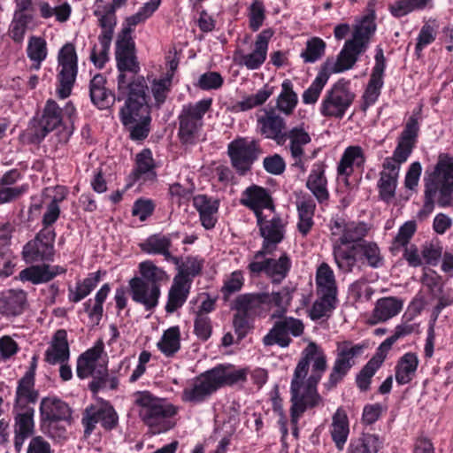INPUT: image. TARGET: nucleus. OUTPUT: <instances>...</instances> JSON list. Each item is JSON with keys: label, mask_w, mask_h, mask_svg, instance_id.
I'll list each match as a JSON object with an SVG mask.
<instances>
[{"label": "nucleus", "mask_w": 453, "mask_h": 453, "mask_svg": "<svg viewBox=\"0 0 453 453\" xmlns=\"http://www.w3.org/2000/svg\"><path fill=\"white\" fill-rule=\"evenodd\" d=\"M365 162L363 150L359 146L348 147L342 156L337 166L339 175L349 177L353 173V166H360Z\"/></svg>", "instance_id": "37998d69"}, {"label": "nucleus", "mask_w": 453, "mask_h": 453, "mask_svg": "<svg viewBox=\"0 0 453 453\" xmlns=\"http://www.w3.org/2000/svg\"><path fill=\"white\" fill-rule=\"evenodd\" d=\"M386 59L383 50L378 48L375 54V65L370 77V81L363 95V104L361 110L365 111L378 99L380 89L383 86V73L386 66Z\"/></svg>", "instance_id": "aec40b11"}, {"label": "nucleus", "mask_w": 453, "mask_h": 453, "mask_svg": "<svg viewBox=\"0 0 453 453\" xmlns=\"http://www.w3.org/2000/svg\"><path fill=\"white\" fill-rule=\"evenodd\" d=\"M147 90L146 81L139 79L119 111L120 120L134 141H142L150 133L151 118Z\"/></svg>", "instance_id": "20e7f679"}, {"label": "nucleus", "mask_w": 453, "mask_h": 453, "mask_svg": "<svg viewBox=\"0 0 453 453\" xmlns=\"http://www.w3.org/2000/svg\"><path fill=\"white\" fill-rule=\"evenodd\" d=\"M241 203L252 210L256 218L264 215L263 209H268L273 212L275 209L268 190L257 185H252L243 191Z\"/></svg>", "instance_id": "412c9836"}, {"label": "nucleus", "mask_w": 453, "mask_h": 453, "mask_svg": "<svg viewBox=\"0 0 453 453\" xmlns=\"http://www.w3.org/2000/svg\"><path fill=\"white\" fill-rule=\"evenodd\" d=\"M106 79L103 74L95 75L89 82V96L93 104L99 109H108L115 102L114 94L106 88Z\"/></svg>", "instance_id": "cd10ccee"}, {"label": "nucleus", "mask_w": 453, "mask_h": 453, "mask_svg": "<svg viewBox=\"0 0 453 453\" xmlns=\"http://www.w3.org/2000/svg\"><path fill=\"white\" fill-rule=\"evenodd\" d=\"M315 203L311 199L303 200L297 203L299 221L297 228L303 235H306L313 226L312 217L315 211Z\"/></svg>", "instance_id": "5fc2aeb1"}, {"label": "nucleus", "mask_w": 453, "mask_h": 453, "mask_svg": "<svg viewBox=\"0 0 453 453\" xmlns=\"http://www.w3.org/2000/svg\"><path fill=\"white\" fill-rule=\"evenodd\" d=\"M271 35L269 30L262 31L257 37L254 50L249 54H242L239 64L249 70L258 69L266 59L268 41Z\"/></svg>", "instance_id": "393cba45"}, {"label": "nucleus", "mask_w": 453, "mask_h": 453, "mask_svg": "<svg viewBox=\"0 0 453 453\" xmlns=\"http://www.w3.org/2000/svg\"><path fill=\"white\" fill-rule=\"evenodd\" d=\"M382 167L383 170L380 173L377 184L379 197L383 202L389 203L395 196L399 168L391 159H385Z\"/></svg>", "instance_id": "5701e85b"}, {"label": "nucleus", "mask_w": 453, "mask_h": 453, "mask_svg": "<svg viewBox=\"0 0 453 453\" xmlns=\"http://www.w3.org/2000/svg\"><path fill=\"white\" fill-rule=\"evenodd\" d=\"M100 271L90 273L82 281L77 283L74 290L69 288V300L78 303L88 296L100 281Z\"/></svg>", "instance_id": "864d4df0"}, {"label": "nucleus", "mask_w": 453, "mask_h": 453, "mask_svg": "<svg viewBox=\"0 0 453 453\" xmlns=\"http://www.w3.org/2000/svg\"><path fill=\"white\" fill-rule=\"evenodd\" d=\"M364 349L365 345L353 344L350 341L337 343L335 360L327 380L323 383V387L327 392L335 388L344 379L356 365L355 359L362 355Z\"/></svg>", "instance_id": "9d476101"}, {"label": "nucleus", "mask_w": 453, "mask_h": 453, "mask_svg": "<svg viewBox=\"0 0 453 453\" xmlns=\"http://www.w3.org/2000/svg\"><path fill=\"white\" fill-rule=\"evenodd\" d=\"M157 177L155 164L151 151L149 149L142 150L136 156V166L130 174L133 181L142 179L143 181L154 180Z\"/></svg>", "instance_id": "58836bf2"}, {"label": "nucleus", "mask_w": 453, "mask_h": 453, "mask_svg": "<svg viewBox=\"0 0 453 453\" xmlns=\"http://www.w3.org/2000/svg\"><path fill=\"white\" fill-rule=\"evenodd\" d=\"M172 87V74H166L161 79H154L150 84V90L155 100V106L159 109L165 102Z\"/></svg>", "instance_id": "052dcab7"}, {"label": "nucleus", "mask_w": 453, "mask_h": 453, "mask_svg": "<svg viewBox=\"0 0 453 453\" xmlns=\"http://www.w3.org/2000/svg\"><path fill=\"white\" fill-rule=\"evenodd\" d=\"M297 104V95L293 90V85L291 81L285 80L281 85V92L277 99V109L285 113L290 115Z\"/></svg>", "instance_id": "3c124183"}, {"label": "nucleus", "mask_w": 453, "mask_h": 453, "mask_svg": "<svg viewBox=\"0 0 453 453\" xmlns=\"http://www.w3.org/2000/svg\"><path fill=\"white\" fill-rule=\"evenodd\" d=\"M257 224L263 237V243L261 250L255 253L254 259H261L272 254L284 239L286 224L276 214L271 219H267L266 215L264 214L261 218H257Z\"/></svg>", "instance_id": "4468645a"}, {"label": "nucleus", "mask_w": 453, "mask_h": 453, "mask_svg": "<svg viewBox=\"0 0 453 453\" xmlns=\"http://www.w3.org/2000/svg\"><path fill=\"white\" fill-rule=\"evenodd\" d=\"M435 202L442 208L453 206V157L446 154H441L435 165L425 172L420 213H431Z\"/></svg>", "instance_id": "7ed1b4c3"}, {"label": "nucleus", "mask_w": 453, "mask_h": 453, "mask_svg": "<svg viewBox=\"0 0 453 453\" xmlns=\"http://www.w3.org/2000/svg\"><path fill=\"white\" fill-rule=\"evenodd\" d=\"M417 229L416 222L413 220L405 222L400 226L396 236L394 238L390 246V251L395 255L403 247L408 246L411 239Z\"/></svg>", "instance_id": "bf43d9fd"}, {"label": "nucleus", "mask_w": 453, "mask_h": 453, "mask_svg": "<svg viewBox=\"0 0 453 453\" xmlns=\"http://www.w3.org/2000/svg\"><path fill=\"white\" fill-rule=\"evenodd\" d=\"M115 58L117 68L119 72L118 83V100L125 96H129L132 92L133 84L139 79L145 81L144 77L138 75L140 72V64L135 55V44L133 39H122L117 37Z\"/></svg>", "instance_id": "0eeeda50"}, {"label": "nucleus", "mask_w": 453, "mask_h": 453, "mask_svg": "<svg viewBox=\"0 0 453 453\" xmlns=\"http://www.w3.org/2000/svg\"><path fill=\"white\" fill-rule=\"evenodd\" d=\"M58 60L61 66L58 73V95L61 98H66L71 94L78 72L77 55L73 44H65L59 50Z\"/></svg>", "instance_id": "dca6fc26"}, {"label": "nucleus", "mask_w": 453, "mask_h": 453, "mask_svg": "<svg viewBox=\"0 0 453 453\" xmlns=\"http://www.w3.org/2000/svg\"><path fill=\"white\" fill-rule=\"evenodd\" d=\"M403 306V302L400 298L395 296L380 298L372 311L371 324L374 325L390 319L402 311Z\"/></svg>", "instance_id": "2f4dec72"}, {"label": "nucleus", "mask_w": 453, "mask_h": 453, "mask_svg": "<svg viewBox=\"0 0 453 453\" xmlns=\"http://www.w3.org/2000/svg\"><path fill=\"white\" fill-rule=\"evenodd\" d=\"M431 297L438 301L431 315V319H433L434 322H436L441 311L453 303V288L444 283L439 288L438 292H434Z\"/></svg>", "instance_id": "e2e57ef3"}, {"label": "nucleus", "mask_w": 453, "mask_h": 453, "mask_svg": "<svg viewBox=\"0 0 453 453\" xmlns=\"http://www.w3.org/2000/svg\"><path fill=\"white\" fill-rule=\"evenodd\" d=\"M290 268L291 261L286 253H283L278 259L265 258L261 261L255 259L248 265L251 273H265L274 284H280L287 277Z\"/></svg>", "instance_id": "a211bd4d"}, {"label": "nucleus", "mask_w": 453, "mask_h": 453, "mask_svg": "<svg viewBox=\"0 0 453 453\" xmlns=\"http://www.w3.org/2000/svg\"><path fill=\"white\" fill-rule=\"evenodd\" d=\"M101 352V349L95 347L88 349L78 357L76 372L80 379H85L90 376L92 370L100 358Z\"/></svg>", "instance_id": "8fccbe9b"}, {"label": "nucleus", "mask_w": 453, "mask_h": 453, "mask_svg": "<svg viewBox=\"0 0 453 453\" xmlns=\"http://www.w3.org/2000/svg\"><path fill=\"white\" fill-rule=\"evenodd\" d=\"M54 252V245L33 239L23 247L22 257L29 264L53 261Z\"/></svg>", "instance_id": "72a5a7b5"}, {"label": "nucleus", "mask_w": 453, "mask_h": 453, "mask_svg": "<svg viewBox=\"0 0 453 453\" xmlns=\"http://www.w3.org/2000/svg\"><path fill=\"white\" fill-rule=\"evenodd\" d=\"M193 205L199 212L203 226L206 229L213 228L217 222L219 201L206 195H197L193 198Z\"/></svg>", "instance_id": "c85d7f7f"}, {"label": "nucleus", "mask_w": 453, "mask_h": 453, "mask_svg": "<svg viewBox=\"0 0 453 453\" xmlns=\"http://www.w3.org/2000/svg\"><path fill=\"white\" fill-rule=\"evenodd\" d=\"M42 419L48 422L49 432L52 437L62 438L65 434V427L59 426V422L71 425L72 410L64 401L56 397H46L40 406Z\"/></svg>", "instance_id": "ddd939ff"}, {"label": "nucleus", "mask_w": 453, "mask_h": 453, "mask_svg": "<svg viewBox=\"0 0 453 453\" xmlns=\"http://www.w3.org/2000/svg\"><path fill=\"white\" fill-rule=\"evenodd\" d=\"M35 376L32 372H26L25 375L19 381L16 391V400L25 398L29 403H34L37 399V393L34 391Z\"/></svg>", "instance_id": "69168bd1"}, {"label": "nucleus", "mask_w": 453, "mask_h": 453, "mask_svg": "<svg viewBox=\"0 0 453 453\" xmlns=\"http://www.w3.org/2000/svg\"><path fill=\"white\" fill-rule=\"evenodd\" d=\"M418 365L415 353H405L395 366V380L399 385H405L412 380Z\"/></svg>", "instance_id": "79ce46f5"}, {"label": "nucleus", "mask_w": 453, "mask_h": 453, "mask_svg": "<svg viewBox=\"0 0 453 453\" xmlns=\"http://www.w3.org/2000/svg\"><path fill=\"white\" fill-rule=\"evenodd\" d=\"M325 50L326 42L319 37H312L306 42L300 57L304 63H315L324 56Z\"/></svg>", "instance_id": "680f3d73"}, {"label": "nucleus", "mask_w": 453, "mask_h": 453, "mask_svg": "<svg viewBox=\"0 0 453 453\" xmlns=\"http://www.w3.org/2000/svg\"><path fill=\"white\" fill-rule=\"evenodd\" d=\"M141 277L129 280L132 299L142 304L147 311L153 310L158 303L160 296L159 283L167 279L166 273L152 261L140 263Z\"/></svg>", "instance_id": "39448f33"}, {"label": "nucleus", "mask_w": 453, "mask_h": 453, "mask_svg": "<svg viewBox=\"0 0 453 453\" xmlns=\"http://www.w3.org/2000/svg\"><path fill=\"white\" fill-rule=\"evenodd\" d=\"M382 441L376 434H364L350 441L347 453H378Z\"/></svg>", "instance_id": "de8ad7c7"}, {"label": "nucleus", "mask_w": 453, "mask_h": 453, "mask_svg": "<svg viewBox=\"0 0 453 453\" xmlns=\"http://www.w3.org/2000/svg\"><path fill=\"white\" fill-rule=\"evenodd\" d=\"M27 301L22 290H9L0 297V313L6 317H15L22 313Z\"/></svg>", "instance_id": "4c0bfd02"}, {"label": "nucleus", "mask_w": 453, "mask_h": 453, "mask_svg": "<svg viewBox=\"0 0 453 453\" xmlns=\"http://www.w3.org/2000/svg\"><path fill=\"white\" fill-rule=\"evenodd\" d=\"M349 82L339 80L328 90L322 101L320 113L325 117L342 119L355 99Z\"/></svg>", "instance_id": "f8f14e48"}, {"label": "nucleus", "mask_w": 453, "mask_h": 453, "mask_svg": "<svg viewBox=\"0 0 453 453\" xmlns=\"http://www.w3.org/2000/svg\"><path fill=\"white\" fill-rule=\"evenodd\" d=\"M329 78L328 73L321 69L311 85L303 92V102L305 104H315Z\"/></svg>", "instance_id": "0e129e2a"}, {"label": "nucleus", "mask_w": 453, "mask_h": 453, "mask_svg": "<svg viewBox=\"0 0 453 453\" xmlns=\"http://www.w3.org/2000/svg\"><path fill=\"white\" fill-rule=\"evenodd\" d=\"M257 127L265 138L274 141L280 146L285 144L287 124L275 109L265 110L264 115L257 119Z\"/></svg>", "instance_id": "6ab92c4d"}, {"label": "nucleus", "mask_w": 453, "mask_h": 453, "mask_svg": "<svg viewBox=\"0 0 453 453\" xmlns=\"http://www.w3.org/2000/svg\"><path fill=\"white\" fill-rule=\"evenodd\" d=\"M203 261L195 257H187L183 261L179 257V264L175 265L178 269V273L175 277H181V279L188 281L191 285L193 278L199 275L203 269Z\"/></svg>", "instance_id": "603ef678"}, {"label": "nucleus", "mask_w": 453, "mask_h": 453, "mask_svg": "<svg viewBox=\"0 0 453 453\" xmlns=\"http://www.w3.org/2000/svg\"><path fill=\"white\" fill-rule=\"evenodd\" d=\"M266 298L265 292L242 294L234 300L231 309L253 318L262 312Z\"/></svg>", "instance_id": "a878e982"}, {"label": "nucleus", "mask_w": 453, "mask_h": 453, "mask_svg": "<svg viewBox=\"0 0 453 453\" xmlns=\"http://www.w3.org/2000/svg\"><path fill=\"white\" fill-rule=\"evenodd\" d=\"M69 357L66 331L59 329L54 334L50 345L45 351L44 359L50 365H57L67 362Z\"/></svg>", "instance_id": "bb28decb"}, {"label": "nucleus", "mask_w": 453, "mask_h": 453, "mask_svg": "<svg viewBox=\"0 0 453 453\" xmlns=\"http://www.w3.org/2000/svg\"><path fill=\"white\" fill-rule=\"evenodd\" d=\"M285 137V142L288 140L289 141L288 150L290 151L291 157L294 159L293 165L303 168V147L311 142V135L303 126H297L288 130Z\"/></svg>", "instance_id": "b1692460"}, {"label": "nucleus", "mask_w": 453, "mask_h": 453, "mask_svg": "<svg viewBox=\"0 0 453 453\" xmlns=\"http://www.w3.org/2000/svg\"><path fill=\"white\" fill-rule=\"evenodd\" d=\"M365 51L362 45L357 46L354 44L353 42L348 40L339 53L337 60L335 62L329 59L326 60L321 69L327 72L328 75H330V73H342L349 70L356 64L358 56Z\"/></svg>", "instance_id": "4be33fe9"}, {"label": "nucleus", "mask_w": 453, "mask_h": 453, "mask_svg": "<svg viewBox=\"0 0 453 453\" xmlns=\"http://www.w3.org/2000/svg\"><path fill=\"white\" fill-rule=\"evenodd\" d=\"M33 14H16L13 13V18L9 27V35L15 42H21L27 30L28 24L33 22Z\"/></svg>", "instance_id": "13d9d810"}, {"label": "nucleus", "mask_w": 453, "mask_h": 453, "mask_svg": "<svg viewBox=\"0 0 453 453\" xmlns=\"http://www.w3.org/2000/svg\"><path fill=\"white\" fill-rule=\"evenodd\" d=\"M172 240L170 237L163 234H153L148 237L144 242L140 244L142 251L148 254H158L164 256L165 259L173 262L174 265L179 264V257H174L170 252Z\"/></svg>", "instance_id": "473e14b6"}, {"label": "nucleus", "mask_w": 453, "mask_h": 453, "mask_svg": "<svg viewBox=\"0 0 453 453\" xmlns=\"http://www.w3.org/2000/svg\"><path fill=\"white\" fill-rule=\"evenodd\" d=\"M326 369V357L315 342H310L303 351L291 380V423L293 434L297 437L299 418L307 410L318 406L322 397L317 390L323 372Z\"/></svg>", "instance_id": "f257e3e1"}, {"label": "nucleus", "mask_w": 453, "mask_h": 453, "mask_svg": "<svg viewBox=\"0 0 453 453\" xmlns=\"http://www.w3.org/2000/svg\"><path fill=\"white\" fill-rule=\"evenodd\" d=\"M319 298L313 303L310 310V318L312 320H318L323 317L328 316L337 303V296L329 295H318Z\"/></svg>", "instance_id": "4d7b16f0"}, {"label": "nucleus", "mask_w": 453, "mask_h": 453, "mask_svg": "<svg viewBox=\"0 0 453 453\" xmlns=\"http://www.w3.org/2000/svg\"><path fill=\"white\" fill-rule=\"evenodd\" d=\"M376 29V25L372 16L366 15L363 19L355 26L352 39L349 40L353 42L354 44L364 47L366 50L371 36Z\"/></svg>", "instance_id": "49530a36"}, {"label": "nucleus", "mask_w": 453, "mask_h": 453, "mask_svg": "<svg viewBox=\"0 0 453 453\" xmlns=\"http://www.w3.org/2000/svg\"><path fill=\"white\" fill-rule=\"evenodd\" d=\"M65 272V270L58 265H31L19 273V279L23 281H30L33 284H41L49 282L58 274Z\"/></svg>", "instance_id": "7c9ffc66"}, {"label": "nucleus", "mask_w": 453, "mask_h": 453, "mask_svg": "<svg viewBox=\"0 0 453 453\" xmlns=\"http://www.w3.org/2000/svg\"><path fill=\"white\" fill-rule=\"evenodd\" d=\"M27 53L33 62H42L47 57L45 40L42 37L32 36L28 41Z\"/></svg>", "instance_id": "774afa93"}, {"label": "nucleus", "mask_w": 453, "mask_h": 453, "mask_svg": "<svg viewBox=\"0 0 453 453\" xmlns=\"http://www.w3.org/2000/svg\"><path fill=\"white\" fill-rule=\"evenodd\" d=\"M98 26L101 28V33L98 36L101 50L97 53L96 46L95 45L90 54V60L97 68H103L109 59L108 54L115 28L108 26H104L103 24H98Z\"/></svg>", "instance_id": "e433bc0d"}, {"label": "nucleus", "mask_w": 453, "mask_h": 453, "mask_svg": "<svg viewBox=\"0 0 453 453\" xmlns=\"http://www.w3.org/2000/svg\"><path fill=\"white\" fill-rule=\"evenodd\" d=\"M157 348L166 357L173 356L180 349V331L178 326L165 330L157 342Z\"/></svg>", "instance_id": "09e8293b"}, {"label": "nucleus", "mask_w": 453, "mask_h": 453, "mask_svg": "<svg viewBox=\"0 0 453 453\" xmlns=\"http://www.w3.org/2000/svg\"><path fill=\"white\" fill-rule=\"evenodd\" d=\"M263 153L259 141L239 137L233 140L227 146V154L231 165L240 175L250 171L252 165Z\"/></svg>", "instance_id": "9b49d317"}, {"label": "nucleus", "mask_w": 453, "mask_h": 453, "mask_svg": "<svg viewBox=\"0 0 453 453\" xmlns=\"http://www.w3.org/2000/svg\"><path fill=\"white\" fill-rule=\"evenodd\" d=\"M303 324L300 319L285 317L274 323L268 334L264 336L263 343L265 346L277 344L281 348H287L291 342L289 335L300 336L303 333Z\"/></svg>", "instance_id": "f3484780"}, {"label": "nucleus", "mask_w": 453, "mask_h": 453, "mask_svg": "<svg viewBox=\"0 0 453 453\" xmlns=\"http://www.w3.org/2000/svg\"><path fill=\"white\" fill-rule=\"evenodd\" d=\"M52 99L47 100L40 119H33L28 128L29 140L32 143H40L49 133L61 126L63 112Z\"/></svg>", "instance_id": "2eb2a0df"}, {"label": "nucleus", "mask_w": 453, "mask_h": 453, "mask_svg": "<svg viewBox=\"0 0 453 453\" xmlns=\"http://www.w3.org/2000/svg\"><path fill=\"white\" fill-rule=\"evenodd\" d=\"M316 285L318 295H329L337 296L338 289L334 277V273L328 265L323 262L317 268Z\"/></svg>", "instance_id": "a19ab883"}, {"label": "nucleus", "mask_w": 453, "mask_h": 453, "mask_svg": "<svg viewBox=\"0 0 453 453\" xmlns=\"http://www.w3.org/2000/svg\"><path fill=\"white\" fill-rule=\"evenodd\" d=\"M327 180L325 176V168L322 164H316L308 177L306 187L321 203L328 199L329 194L326 188Z\"/></svg>", "instance_id": "ea45409f"}, {"label": "nucleus", "mask_w": 453, "mask_h": 453, "mask_svg": "<svg viewBox=\"0 0 453 453\" xmlns=\"http://www.w3.org/2000/svg\"><path fill=\"white\" fill-rule=\"evenodd\" d=\"M135 403L140 407L139 416L153 434L167 432L174 426L170 419L177 408L165 398H159L149 391L135 393Z\"/></svg>", "instance_id": "423d86ee"}, {"label": "nucleus", "mask_w": 453, "mask_h": 453, "mask_svg": "<svg viewBox=\"0 0 453 453\" xmlns=\"http://www.w3.org/2000/svg\"><path fill=\"white\" fill-rule=\"evenodd\" d=\"M248 370L235 369L232 365H219L202 372L188 385L181 393V400L192 404L209 399L218 389L246 381Z\"/></svg>", "instance_id": "f03ea898"}, {"label": "nucleus", "mask_w": 453, "mask_h": 453, "mask_svg": "<svg viewBox=\"0 0 453 453\" xmlns=\"http://www.w3.org/2000/svg\"><path fill=\"white\" fill-rule=\"evenodd\" d=\"M333 254L338 268L343 273L351 272L358 260H365L372 268H379L384 264L380 250L373 242H361L350 247L334 245Z\"/></svg>", "instance_id": "6e6552de"}, {"label": "nucleus", "mask_w": 453, "mask_h": 453, "mask_svg": "<svg viewBox=\"0 0 453 453\" xmlns=\"http://www.w3.org/2000/svg\"><path fill=\"white\" fill-rule=\"evenodd\" d=\"M293 291L294 289L289 287H283L277 292L265 293L267 296L265 305L277 308L276 311L273 314V318H281L287 312L292 300Z\"/></svg>", "instance_id": "a18cd8bd"}, {"label": "nucleus", "mask_w": 453, "mask_h": 453, "mask_svg": "<svg viewBox=\"0 0 453 453\" xmlns=\"http://www.w3.org/2000/svg\"><path fill=\"white\" fill-rule=\"evenodd\" d=\"M273 93V88L265 85L256 94L245 96L242 101L237 102L234 108L237 111H246L254 107L260 106L267 101Z\"/></svg>", "instance_id": "6e6d98bb"}, {"label": "nucleus", "mask_w": 453, "mask_h": 453, "mask_svg": "<svg viewBox=\"0 0 453 453\" xmlns=\"http://www.w3.org/2000/svg\"><path fill=\"white\" fill-rule=\"evenodd\" d=\"M211 104L212 99L207 98L182 106L178 117V134L182 143L191 144L195 142L203 127V118L210 110Z\"/></svg>", "instance_id": "1a4fd4ad"}, {"label": "nucleus", "mask_w": 453, "mask_h": 453, "mask_svg": "<svg viewBox=\"0 0 453 453\" xmlns=\"http://www.w3.org/2000/svg\"><path fill=\"white\" fill-rule=\"evenodd\" d=\"M331 426L332 439L337 449L342 450L349 433L348 417L343 411H336Z\"/></svg>", "instance_id": "c03bdc74"}, {"label": "nucleus", "mask_w": 453, "mask_h": 453, "mask_svg": "<svg viewBox=\"0 0 453 453\" xmlns=\"http://www.w3.org/2000/svg\"><path fill=\"white\" fill-rule=\"evenodd\" d=\"M191 285L181 277H174L173 285L168 293V300L165 305V311L168 313H173L180 309L186 302Z\"/></svg>", "instance_id": "f704fd0d"}, {"label": "nucleus", "mask_w": 453, "mask_h": 453, "mask_svg": "<svg viewBox=\"0 0 453 453\" xmlns=\"http://www.w3.org/2000/svg\"><path fill=\"white\" fill-rule=\"evenodd\" d=\"M380 366V364L371 358L358 372L356 378V383L362 392L369 390L372 378Z\"/></svg>", "instance_id": "338daca9"}, {"label": "nucleus", "mask_w": 453, "mask_h": 453, "mask_svg": "<svg viewBox=\"0 0 453 453\" xmlns=\"http://www.w3.org/2000/svg\"><path fill=\"white\" fill-rule=\"evenodd\" d=\"M127 2V0H112L111 3L104 4V0H96L93 14L97 18V24L115 28L117 25L116 11L126 5Z\"/></svg>", "instance_id": "c9c22d12"}, {"label": "nucleus", "mask_w": 453, "mask_h": 453, "mask_svg": "<svg viewBox=\"0 0 453 453\" xmlns=\"http://www.w3.org/2000/svg\"><path fill=\"white\" fill-rule=\"evenodd\" d=\"M334 226L342 230V236L339 238V243L334 245H341L342 247H349V244H357L361 242H365L364 237L368 233V228L364 222H347L340 223L335 221Z\"/></svg>", "instance_id": "c756f323"}]
</instances>
